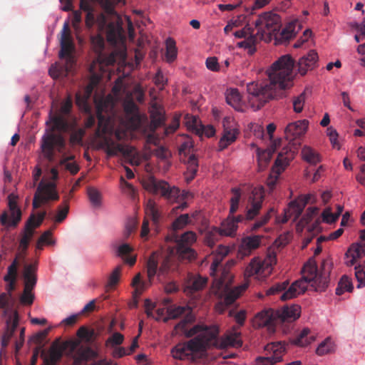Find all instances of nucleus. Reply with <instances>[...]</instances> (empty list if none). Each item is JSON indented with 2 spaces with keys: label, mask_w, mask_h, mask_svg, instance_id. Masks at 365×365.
I'll return each mask as SVG.
<instances>
[{
  "label": "nucleus",
  "mask_w": 365,
  "mask_h": 365,
  "mask_svg": "<svg viewBox=\"0 0 365 365\" xmlns=\"http://www.w3.org/2000/svg\"><path fill=\"white\" fill-rule=\"evenodd\" d=\"M294 61L284 55L267 71L269 81L251 82L247 85L248 103L255 110H259L269 100L282 98L284 91L293 86Z\"/></svg>",
  "instance_id": "obj_1"
},
{
  "label": "nucleus",
  "mask_w": 365,
  "mask_h": 365,
  "mask_svg": "<svg viewBox=\"0 0 365 365\" xmlns=\"http://www.w3.org/2000/svg\"><path fill=\"white\" fill-rule=\"evenodd\" d=\"M197 336L190 341L179 343L171 349L173 358L179 360L192 357L194 354L203 353L211 347L227 349L240 347L242 345L241 334L236 330L225 334L218 338L219 329L215 325L196 324L190 329L186 335L188 337Z\"/></svg>",
  "instance_id": "obj_2"
},
{
  "label": "nucleus",
  "mask_w": 365,
  "mask_h": 365,
  "mask_svg": "<svg viewBox=\"0 0 365 365\" xmlns=\"http://www.w3.org/2000/svg\"><path fill=\"white\" fill-rule=\"evenodd\" d=\"M297 21L289 23L281 31V18L276 14H264L258 17L255 21V30L250 32V35L245 40L237 43V47L247 50L250 55L256 51V45L261 41L269 42L272 37L278 41H289L295 36V26Z\"/></svg>",
  "instance_id": "obj_3"
},
{
  "label": "nucleus",
  "mask_w": 365,
  "mask_h": 365,
  "mask_svg": "<svg viewBox=\"0 0 365 365\" xmlns=\"http://www.w3.org/2000/svg\"><path fill=\"white\" fill-rule=\"evenodd\" d=\"M330 270L329 262L324 261L322 264V270L319 272L316 261L310 258L303 267L302 279L293 282L289 289L280 296V299L287 301L304 293L307 284H310L317 292L324 291L329 283Z\"/></svg>",
  "instance_id": "obj_4"
},
{
  "label": "nucleus",
  "mask_w": 365,
  "mask_h": 365,
  "mask_svg": "<svg viewBox=\"0 0 365 365\" xmlns=\"http://www.w3.org/2000/svg\"><path fill=\"white\" fill-rule=\"evenodd\" d=\"M51 126L46 130L41 140V148L44 158L49 162L55 158V151L63 152L66 143L61 132H66L69 128L66 118L62 115L50 113V120L46 123Z\"/></svg>",
  "instance_id": "obj_5"
},
{
  "label": "nucleus",
  "mask_w": 365,
  "mask_h": 365,
  "mask_svg": "<svg viewBox=\"0 0 365 365\" xmlns=\"http://www.w3.org/2000/svg\"><path fill=\"white\" fill-rule=\"evenodd\" d=\"M144 188L148 192L157 194L160 193L161 196L165 198L169 202H178L179 205L173 208V212L178 210H184L188 207V204L185 201L192 194L187 191L182 192L175 186H170V185L164 180H158L154 177H150L143 183Z\"/></svg>",
  "instance_id": "obj_6"
},
{
  "label": "nucleus",
  "mask_w": 365,
  "mask_h": 365,
  "mask_svg": "<svg viewBox=\"0 0 365 365\" xmlns=\"http://www.w3.org/2000/svg\"><path fill=\"white\" fill-rule=\"evenodd\" d=\"M308 120H301L290 123L285 128V138L289 141V145L282 148L276 159L277 165H282V160L286 163L294 158V154L301 144L300 138L305 133L308 127Z\"/></svg>",
  "instance_id": "obj_7"
},
{
  "label": "nucleus",
  "mask_w": 365,
  "mask_h": 365,
  "mask_svg": "<svg viewBox=\"0 0 365 365\" xmlns=\"http://www.w3.org/2000/svg\"><path fill=\"white\" fill-rule=\"evenodd\" d=\"M96 22L100 31L106 30L107 41L112 46H116L118 43H123L125 36L123 28V22L120 18L115 21L108 24L107 16L104 14H100Z\"/></svg>",
  "instance_id": "obj_8"
},
{
  "label": "nucleus",
  "mask_w": 365,
  "mask_h": 365,
  "mask_svg": "<svg viewBox=\"0 0 365 365\" xmlns=\"http://www.w3.org/2000/svg\"><path fill=\"white\" fill-rule=\"evenodd\" d=\"M91 43L96 57L89 67L91 69L97 68L100 71H106V67L115 63V56L105 52V40L100 34L92 36Z\"/></svg>",
  "instance_id": "obj_9"
},
{
  "label": "nucleus",
  "mask_w": 365,
  "mask_h": 365,
  "mask_svg": "<svg viewBox=\"0 0 365 365\" xmlns=\"http://www.w3.org/2000/svg\"><path fill=\"white\" fill-rule=\"evenodd\" d=\"M177 268L172 256L166 257L158 267V254L153 252L147 260V274L149 281L151 282L157 275L158 279L163 282L170 272Z\"/></svg>",
  "instance_id": "obj_10"
},
{
  "label": "nucleus",
  "mask_w": 365,
  "mask_h": 365,
  "mask_svg": "<svg viewBox=\"0 0 365 365\" xmlns=\"http://www.w3.org/2000/svg\"><path fill=\"white\" fill-rule=\"evenodd\" d=\"M81 341L79 339H69L62 344L54 341L50 347L48 355L44 356L45 365H56L61 360L63 351H67L69 355H74L79 348Z\"/></svg>",
  "instance_id": "obj_11"
},
{
  "label": "nucleus",
  "mask_w": 365,
  "mask_h": 365,
  "mask_svg": "<svg viewBox=\"0 0 365 365\" xmlns=\"http://www.w3.org/2000/svg\"><path fill=\"white\" fill-rule=\"evenodd\" d=\"M61 50L59 51V58L66 59L65 71L70 72L76 63L73 51L75 46L71 35V30L68 23L66 22L63 24L61 31Z\"/></svg>",
  "instance_id": "obj_12"
},
{
  "label": "nucleus",
  "mask_w": 365,
  "mask_h": 365,
  "mask_svg": "<svg viewBox=\"0 0 365 365\" xmlns=\"http://www.w3.org/2000/svg\"><path fill=\"white\" fill-rule=\"evenodd\" d=\"M274 254H269L262 259L259 257H254L245 271V275L247 277L257 275L259 277H266L272 269V266L276 263Z\"/></svg>",
  "instance_id": "obj_13"
},
{
  "label": "nucleus",
  "mask_w": 365,
  "mask_h": 365,
  "mask_svg": "<svg viewBox=\"0 0 365 365\" xmlns=\"http://www.w3.org/2000/svg\"><path fill=\"white\" fill-rule=\"evenodd\" d=\"M59 195L56 190V185L53 182H40L34 196L32 206L34 209L39 208L41 205L49 201H56Z\"/></svg>",
  "instance_id": "obj_14"
},
{
  "label": "nucleus",
  "mask_w": 365,
  "mask_h": 365,
  "mask_svg": "<svg viewBox=\"0 0 365 365\" xmlns=\"http://www.w3.org/2000/svg\"><path fill=\"white\" fill-rule=\"evenodd\" d=\"M106 71H100L97 68L91 69L89 67L90 81L83 93H78L76 96V104L83 108L85 111L88 112L91 109L88 101L91 96L93 89L99 83L103 74Z\"/></svg>",
  "instance_id": "obj_15"
},
{
  "label": "nucleus",
  "mask_w": 365,
  "mask_h": 365,
  "mask_svg": "<svg viewBox=\"0 0 365 365\" xmlns=\"http://www.w3.org/2000/svg\"><path fill=\"white\" fill-rule=\"evenodd\" d=\"M113 108L114 103L110 99L102 98L97 103V135L106 134L108 132Z\"/></svg>",
  "instance_id": "obj_16"
},
{
  "label": "nucleus",
  "mask_w": 365,
  "mask_h": 365,
  "mask_svg": "<svg viewBox=\"0 0 365 365\" xmlns=\"http://www.w3.org/2000/svg\"><path fill=\"white\" fill-rule=\"evenodd\" d=\"M264 197V189L262 187H255L249 197L250 207L247 209L245 215H239L236 217L231 215L236 225H237L239 222H242L245 220H253L259 214L262 208Z\"/></svg>",
  "instance_id": "obj_17"
},
{
  "label": "nucleus",
  "mask_w": 365,
  "mask_h": 365,
  "mask_svg": "<svg viewBox=\"0 0 365 365\" xmlns=\"http://www.w3.org/2000/svg\"><path fill=\"white\" fill-rule=\"evenodd\" d=\"M18 196L14 193L8 195L9 212L4 210L0 216L1 225L6 227H16L21 220L22 212L17 203Z\"/></svg>",
  "instance_id": "obj_18"
},
{
  "label": "nucleus",
  "mask_w": 365,
  "mask_h": 365,
  "mask_svg": "<svg viewBox=\"0 0 365 365\" xmlns=\"http://www.w3.org/2000/svg\"><path fill=\"white\" fill-rule=\"evenodd\" d=\"M196 240V235L192 231L186 232L181 235L177 243V255L180 260L190 262L195 259L196 252L190 245Z\"/></svg>",
  "instance_id": "obj_19"
},
{
  "label": "nucleus",
  "mask_w": 365,
  "mask_h": 365,
  "mask_svg": "<svg viewBox=\"0 0 365 365\" xmlns=\"http://www.w3.org/2000/svg\"><path fill=\"white\" fill-rule=\"evenodd\" d=\"M218 290L225 289V295L222 301L215 305V309L219 313H222L227 307L230 306L245 291L247 288V284H243L233 289H229L227 285H225L224 279H220L218 282Z\"/></svg>",
  "instance_id": "obj_20"
},
{
  "label": "nucleus",
  "mask_w": 365,
  "mask_h": 365,
  "mask_svg": "<svg viewBox=\"0 0 365 365\" xmlns=\"http://www.w3.org/2000/svg\"><path fill=\"white\" fill-rule=\"evenodd\" d=\"M266 349L272 352L271 356H259L255 359L256 365H273L282 359L285 351L284 344L281 341L271 343L267 345Z\"/></svg>",
  "instance_id": "obj_21"
},
{
  "label": "nucleus",
  "mask_w": 365,
  "mask_h": 365,
  "mask_svg": "<svg viewBox=\"0 0 365 365\" xmlns=\"http://www.w3.org/2000/svg\"><path fill=\"white\" fill-rule=\"evenodd\" d=\"M261 236L253 235L244 237L239 245L237 257L239 259H244L250 256L252 252L257 249L261 243Z\"/></svg>",
  "instance_id": "obj_22"
},
{
  "label": "nucleus",
  "mask_w": 365,
  "mask_h": 365,
  "mask_svg": "<svg viewBox=\"0 0 365 365\" xmlns=\"http://www.w3.org/2000/svg\"><path fill=\"white\" fill-rule=\"evenodd\" d=\"M312 199L314 200V195L312 194L301 195L297 199L290 202L288 207L284 211L296 220L302 213L307 204Z\"/></svg>",
  "instance_id": "obj_23"
},
{
  "label": "nucleus",
  "mask_w": 365,
  "mask_h": 365,
  "mask_svg": "<svg viewBox=\"0 0 365 365\" xmlns=\"http://www.w3.org/2000/svg\"><path fill=\"white\" fill-rule=\"evenodd\" d=\"M222 123L224 131L223 135L219 141L220 150L227 148L230 144L234 143L238 135L237 130L230 125L231 123H233L230 118H225Z\"/></svg>",
  "instance_id": "obj_24"
},
{
  "label": "nucleus",
  "mask_w": 365,
  "mask_h": 365,
  "mask_svg": "<svg viewBox=\"0 0 365 365\" xmlns=\"http://www.w3.org/2000/svg\"><path fill=\"white\" fill-rule=\"evenodd\" d=\"M301 307L297 304L285 305L282 309L276 310L278 322H291L300 316Z\"/></svg>",
  "instance_id": "obj_25"
},
{
  "label": "nucleus",
  "mask_w": 365,
  "mask_h": 365,
  "mask_svg": "<svg viewBox=\"0 0 365 365\" xmlns=\"http://www.w3.org/2000/svg\"><path fill=\"white\" fill-rule=\"evenodd\" d=\"M317 61V53L311 50L307 55L299 59L297 64L299 73L302 76L305 75L309 70H312L316 66Z\"/></svg>",
  "instance_id": "obj_26"
},
{
  "label": "nucleus",
  "mask_w": 365,
  "mask_h": 365,
  "mask_svg": "<svg viewBox=\"0 0 365 365\" xmlns=\"http://www.w3.org/2000/svg\"><path fill=\"white\" fill-rule=\"evenodd\" d=\"M123 108L131 126L138 128L140 123V117L137 105L133 101H128L124 103Z\"/></svg>",
  "instance_id": "obj_27"
},
{
  "label": "nucleus",
  "mask_w": 365,
  "mask_h": 365,
  "mask_svg": "<svg viewBox=\"0 0 365 365\" xmlns=\"http://www.w3.org/2000/svg\"><path fill=\"white\" fill-rule=\"evenodd\" d=\"M276 310L268 309L259 312L255 316V323L258 327H269L274 323H277V318L276 317Z\"/></svg>",
  "instance_id": "obj_28"
},
{
  "label": "nucleus",
  "mask_w": 365,
  "mask_h": 365,
  "mask_svg": "<svg viewBox=\"0 0 365 365\" xmlns=\"http://www.w3.org/2000/svg\"><path fill=\"white\" fill-rule=\"evenodd\" d=\"M280 143L281 140H278L277 141H274L267 150L262 152L258 151L257 160L259 171L264 170L267 166L273 153L277 150V148L280 145Z\"/></svg>",
  "instance_id": "obj_29"
},
{
  "label": "nucleus",
  "mask_w": 365,
  "mask_h": 365,
  "mask_svg": "<svg viewBox=\"0 0 365 365\" xmlns=\"http://www.w3.org/2000/svg\"><path fill=\"white\" fill-rule=\"evenodd\" d=\"M207 279L201 276H192L186 282L184 292L187 294H192L204 289L207 284Z\"/></svg>",
  "instance_id": "obj_30"
},
{
  "label": "nucleus",
  "mask_w": 365,
  "mask_h": 365,
  "mask_svg": "<svg viewBox=\"0 0 365 365\" xmlns=\"http://www.w3.org/2000/svg\"><path fill=\"white\" fill-rule=\"evenodd\" d=\"M35 220V214H31L26 222L23 235L20 240L19 248L22 252H26L28 249L29 242L32 238L34 231L33 229V223Z\"/></svg>",
  "instance_id": "obj_31"
},
{
  "label": "nucleus",
  "mask_w": 365,
  "mask_h": 365,
  "mask_svg": "<svg viewBox=\"0 0 365 365\" xmlns=\"http://www.w3.org/2000/svg\"><path fill=\"white\" fill-rule=\"evenodd\" d=\"M19 325V314L16 310L14 312V318L7 320V329L1 338V346L3 348L7 347L11 339L12 338L16 329Z\"/></svg>",
  "instance_id": "obj_32"
},
{
  "label": "nucleus",
  "mask_w": 365,
  "mask_h": 365,
  "mask_svg": "<svg viewBox=\"0 0 365 365\" xmlns=\"http://www.w3.org/2000/svg\"><path fill=\"white\" fill-rule=\"evenodd\" d=\"M315 335L309 328L303 329L294 338L291 340V343L298 346H306L315 340Z\"/></svg>",
  "instance_id": "obj_33"
},
{
  "label": "nucleus",
  "mask_w": 365,
  "mask_h": 365,
  "mask_svg": "<svg viewBox=\"0 0 365 365\" xmlns=\"http://www.w3.org/2000/svg\"><path fill=\"white\" fill-rule=\"evenodd\" d=\"M226 101L237 111H243L242 97L237 88H230L226 91Z\"/></svg>",
  "instance_id": "obj_34"
},
{
  "label": "nucleus",
  "mask_w": 365,
  "mask_h": 365,
  "mask_svg": "<svg viewBox=\"0 0 365 365\" xmlns=\"http://www.w3.org/2000/svg\"><path fill=\"white\" fill-rule=\"evenodd\" d=\"M237 227L238 225H236L231 215H228L227 219L222 222L218 231L220 235L233 236L236 233Z\"/></svg>",
  "instance_id": "obj_35"
},
{
  "label": "nucleus",
  "mask_w": 365,
  "mask_h": 365,
  "mask_svg": "<svg viewBox=\"0 0 365 365\" xmlns=\"http://www.w3.org/2000/svg\"><path fill=\"white\" fill-rule=\"evenodd\" d=\"M198 169V162L195 155H191L187 160V171L185 173V180L190 182L195 177Z\"/></svg>",
  "instance_id": "obj_36"
},
{
  "label": "nucleus",
  "mask_w": 365,
  "mask_h": 365,
  "mask_svg": "<svg viewBox=\"0 0 365 365\" xmlns=\"http://www.w3.org/2000/svg\"><path fill=\"white\" fill-rule=\"evenodd\" d=\"M302 157L304 160L311 165H316L321 161L319 155L312 148L304 146L302 150Z\"/></svg>",
  "instance_id": "obj_37"
},
{
  "label": "nucleus",
  "mask_w": 365,
  "mask_h": 365,
  "mask_svg": "<svg viewBox=\"0 0 365 365\" xmlns=\"http://www.w3.org/2000/svg\"><path fill=\"white\" fill-rule=\"evenodd\" d=\"M228 253L227 248L225 247H220L219 253L215 255L214 257L213 262L211 264L210 269L211 274L215 275L217 274V272H218L221 269V261L224 257H225Z\"/></svg>",
  "instance_id": "obj_38"
},
{
  "label": "nucleus",
  "mask_w": 365,
  "mask_h": 365,
  "mask_svg": "<svg viewBox=\"0 0 365 365\" xmlns=\"http://www.w3.org/2000/svg\"><path fill=\"white\" fill-rule=\"evenodd\" d=\"M145 213L149 216L155 224H157L159 221L160 215L157 208L155 202L149 199L145 205Z\"/></svg>",
  "instance_id": "obj_39"
},
{
  "label": "nucleus",
  "mask_w": 365,
  "mask_h": 365,
  "mask_svg": "<svg viewBox=\"0 0 365 365\" xmlns=\"http://www.w3.org/2000/svg\"><path fill=\"white\" fill-rule=\"evenodd\" d=\"M334 350V344L332 340L328 337L319 344L316 350V354L319 356H323L332 353Z\"/></svg>",
  "instance_id": "obj_40"
},
{
  "label": "nucleus",
  "mask_w": 365,
  "mask_h": 365,
  "mask_svg": "<svg viewBox=\"0 0 365 365\" xmlns=\"http://www.w3.org/2000/svg\"><path fill=\"white\" fill-rule=\"evenodd\" d=\"M165 59L167 62L171 63L174 61L177 58L178 50L176 48L175 41L173 38H168L165 41Z\"/></svg>",
  "instance_id": "obj_41"
},
{
  "label": "nucleus",
  "mask_w": 365,
  "mask_h": 365,
  "mask_svg": "<svg viewBox=\"0 0 365 365\" xmlns=\"http://www.w3.org/2000/svg\"><path fill=\"white\" fill-rule=\"evenodd\" d=\"M354 289L351 279L344 275L340 279L338 286L336 289V294L341 295L344 292H351Z\"/></svg>",
  "instance_id": "obj_42"
},
{
  "label": "nucleus",
  "mask_w": 365,
  "mask_h": 365,
  "mask_svg": "<svg viewBox=\"0 0 365 365\" xmlns=\"http://www.w3.org/2000/svg\"><path fill=\"white\" fill-rule=\"evenodd\" d=\"M19 257L24 258V257L23 254H18L16 255V258L8 267L7 274L4 277V281H8V279H17V268L19 264Z\"/></svg>",
  "instance_id": "obj_43"
},
{
  "label": "nucleus",
  "mask_w": 365,
  "mask_h": 365,
  "mask_svg": "<svg viewBox=\"0 0 365 365\" xmlns=\"http://www.w3.org/2000/svg\"><path fill=\"white\" fill-rule=\"evenodd\" d=\"M77 336L81 340L91 343L96 338V334L93 329H89L86 327H81L77 331Z\"/></svg>",
  "instance_id": "obj_44"
},
{
  "label": "nucleus",
  "mask_w": 365,
  "mask_h": 365,
  "mask_svg": "<svg viewBox=\"0 0 365 365\" xmlns=\"http://www.w3.org/2000/svg\"><path fill=\"white\" fill-rule=\"evenodd\" d=\"M285 162L286 161L284 160H282V165H277V164L275 163L277 172L274 174V176L271 175L267 180V185L270 190H273L274 188L277 184L278 176L284 170V167L289 164V163H286Z\"/></svg>",
  "instance_id": "obj_45"
},
{
  "label": "nucleus",
  "mask_w": 365,
  "mask_h": 365,
  "mask_svg": "<svg viewBox=\"0 0 365 365\" xmlns=\"http://www.w3.org/2000/svg\"><path fill=\"white\" fill-rule=\"evenodd\" d=\"M355 277L358 281L357 288H361L365 286V262L356 265Z\"/></svg>",
  "instance_id": "obj_46"
},
{
  "label": "nucleus",
  "mask_w": 365,
  "mask_h": 365,
  "mask_svg": "<svg viewBox=\"0 0 365 365\" xmlns=\"http://www.w3.org/2000/svg\"><path fill=\"white\" fill-rule=\"evenodd\" d=\"M289 284L288 281H284L283 282H278L270 287L266 292L267 295H272L279 294L282 292H284L281 296L287 292L289 288L287 289V286Z\"/></svg>",
  "instance_id": "obj_47"
},
{
  "label": "nucleus",
  "mask_w": 365,
  "mask_h": 365,
  "mask_svg": "<svg viewBox=\"0 0 365 365\" xmlns=\"http://www.w3.org/2000/svg\"><path fill=\"white\" fill-rule=\"evenodd\" d=\"M132 286L135 288L133 294L138 297L142 294L145 289V282L141 280V275L140 273L137 274L132 281Z\"/></svg>",
  "instance_id": "obj_48"
},
{
  "label": "nucleus",
  "mask_w": 365,
  "mask_h": 365,
  "mask_svg": "<svg viewBox=\"0 0 365 365\" xmlns=\"http://www.w3.org/2000/svg\"><path fill=\"white\" fill-rule=\"evenodd\" d=\"M194 320V316L192 314L191 311H189V312L186 314L185 317L175 326V331L176 332H178L179 331L186 332L187 325L192 323Z\"/></svg>",
  "instance_id": "obj_49"
},
{
  "label": "nucleus",
  "mask_w": 365,
  "mask_h": 365,
  "mask_svg": "<svg viewBox=\"0 0 365 365\" xmlns=\"http://www.w3.org/2000/svg\"><path fill=\"white\" fill-rule=\"evenodd\" d=\"M69 212V205L68 200L63 202V205H60L58 207V212L55 217L56 222H63L67 217Z\"/></svg>",
  "instance_id": "obj_50"
},
{
  "label": "nucleus",
  "mask_w": 365,
  "mask_h": 365,
  "mask_svg": "<svg viewBox=\"0 0 365 365\" xmlns=\"http://www.w3.org/2000/svg\"><path fill=\"white\" fill-rule=\"evenodd\" d=\"M49 331V328L40 331L39 332L33 335L31 337L29 341L33 342L36 345H44V341L48 336Z\"/></svg>",
  "instance_id": "obj_51"
},
{
  "label": "nucleus",
  "mask_w": 365,
  "mask_h": 365,
  "mask_svg": "<svg viewBox=\"0 0 365 365\" xmlns=\"http://www.w3.org/2000/svg\"><path fill=\"white\" fill-rule=\"evenodd\" d=\"M190 222V215L188 214L180 215L173 222V230H181Z\"/></svg>",
  "instance_id": "obj_52"
},
{
  "label": "nucleus",
  "mask_w": 365,
  "mask_h": 365,
  "mask_svg": "<svg viewBox=\"0 0 365 365\" xmlns=\"http://www.w3.org/2000/svg\"><path fill=\"white\" fill-rule=\"evenodd\" d=\"M123 341L124 336L119 332H115L106 340V345L107 346L114 347L123 344Z\"/></svg>",
  "instance_id": "obj_53"
},
{
  "label": "nucleus",
  "mask_w": 365,
  "mask_h": 365,
  "mask_svg": "<svg viewBox=\"0 0 365 365\" xmlns=\"http://www.w3.org/2000/svg\"><path fill=\"white\" fill-rule=\"evenodd\" d=\"M52 232L51 230H46L45 231L41 237L38 238L37 243H36V248L37 249H42L43 245H51L53 243L52 239H51Z\"/></svg>",
  "instance_id": "obj_54"
},
{
  "label": "nucleus",
  "mask_w": 365,
  "mask_h": 365,
  "mask_svg": "<svg viewBox=\"0 0 365 365\" xmlns=\"http://www.w3.org/2000/svg\"><path fill=\"white\" fill-rule=\"evenodd\" d=\"M186 309L184 307H177L168 309V317L164 319V322H167L169 319H176L185 313Z\"/></svg>",
  "instance_id": "obj_55"
},
{
  "label": "nucleus",
  "mask_w": 365,
  "mask_h": 365,
  "mask_svg": "<svg viewBox=\"0 0 365 365\" xmlns=\"http://www.w3.org/2000/svg\"><path fill=\"white\" fill-rule=\"evenodd\" d=\"M88 195L91 202L94 206H98L101 204V193L94 187L88 188Z\"/></svg>",
  "instance_id": "obj_56"
},
{
  "label": "nucleus",
  "mask_w": 365,
  "mask_h": 365,
  "mask_svg": "<svg viewBox=\"0 0 365 365\" xmlns=\"http://www.w3.org/2000/svg\"><path fill=\"white\" fill-rule=\"evenodd\" d=\"M364 253V250L362 247V246L359 245H353L349 249L347 253L346 254V257L349 258V257H356V259H359L361 257V256Z\"/></svg>",
  "instance_id": "obj_57"
},
{
  "label": "nucleus",
  "mask_w": 365,
  "mask_h": 365,
  "mask_svg": "<svg viewBox=\"0 0 365 365\" xmlns=\"http://www.w3.org/2000/svg\"><path fill=\"white\" fill-rule=\"evenodd\" d=\"M274 212V209L271 208L269 210V211L262 216L260 219L257 220L253 225L252 227V230L255 231L262 227L264 225L267 223V222L269 220L272 213Z\"/></svg>",
  "instance_id": "obj_58"
},
{
  "label": "nucleus",
  "mask_w": 365,
  "mask_h": 365,
  "mask_svg": "<svg viewBox=\"0 0 365 365\" xmlns=\"http://www.w3.org/2000/svg\"><path fill=\"white\" fill-rule=\"evenodd\" d=\"M165 120V118L164 115L159 110L154 111L151 114V121L155 128L163 125L164 124Z\"/></svg>",
  "instance_id": "obj_59"
},
{
  "label": "nucleus",
  "mask_w": 365,
  "mask_h": 365,
  "mask_svg": "<svg viewBox=\"0 0 365 365\" xmlns=\"http://www.w3.org/2000/svg\"><path fill=\"white\" fill-rule=\"evenodd\" d=\"M305 102V93H302L293 99V108L296 113H301Z\"/></svg>",
  "instance_id": "obj_60"
},
{
  "label": "nucleus",
  "mask_w": 365,
  "mask_h": 365,
  "mask_svg": "<svg viewBox=\"0 0 365 365\" xmlns=\"http://www.w3.org/2000/svg\"><path fill=\"white\" fill-rule=\"evenodd\" d=\"M322 220L328 224H331L338 220L337 215L332 213L331 207H327L324 210L322 213Z\"/></svg>",
  "instance_id": "obj_61"
},
{
  "label": "nucleus",
  "mask_w": 365,
  "mask_h": 365,
  "mask_svg": "<svg viewBox=\"0 0 365 365\" xmlns=\"http://www.w3.org/2000/svg\"><path fill=\"white\" fill-rule=\"evenodd\" d=\"M73 156L65 158L61 161V164H66V168L72 175L76 174L79 170V166L75 163H67L68 160L73 159Z\"/></svg>",
  "instance_id": "obj_62"
},
{
  "label": "nucleus",
  "mask_w": 365,
  "mask_h": 365,
  "mask_svg": "<svg viewBox=\"0 0 365 365\" xmlns=\"http://www.w3.org/2000/svg\"><path fill=\"white\" fill-rule=\"evenodd\" d=\"M205 64L207 68L212 71H219L220 70L217 58L215 56L208 57L206 59Z\"/></svg>",
  "instance_id": "obj_63"
},
{
  "label": "nucleus",
  "mask_w": 365,
  "mask_h": 365,
  "mask_svg": "<svg viewBox=\"0 0 365 365\" xmlns=\"http://www.w3.org/2000/svg\"><path fill=\"white\" fill-rule=\"evenodd\" d=\"M120 270H121L120 267H117L113 271V272L111 273V274L110 276L109 280H108V287H113L118 282Z\"/></svg>",
  "instance_id": "obj_64"
}]
</instances>
